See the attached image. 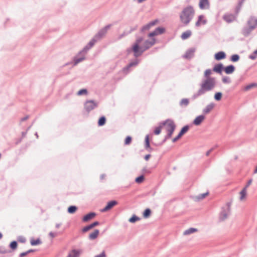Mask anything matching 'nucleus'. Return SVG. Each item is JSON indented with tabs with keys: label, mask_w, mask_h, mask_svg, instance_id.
<instances>
[{
	"label": "nucleus",
	"mask_w": 257,
	"mask_h": 257,
	"mask_svg": "<svg viewBox=\"0 0 257 257\" xmlns=\"http://www.w3.org/2000/svg\"><path fill=\"white\" fill-rule=\"evenodd\" d=\"M106 33L102 29H101L93 37L94 40H96V42L100 40L103 38Z\"/></svg>",
	"instance_id": "nucleus-23"
},
{
	"label": "nucleus",
	"mask_w": 257,
	"mask_h": 257,
	"mask_svg": "<svg viewBox=\"0 0 257 257\" xmlns=\"http://www.w3.org/2000/svg\"><path fill=\"white\" fill-rule=\"evenodd\" d=\"M147 50H148V47L144 44L143 46L139 45L135 47H128L126 49V52L127 55L133 53L134 57L138 58Z\"/></svg>",
	"instance_id": "nucleus-3"
},
{
	"label": "nucleus",
	"mask_w": 257,
	"mask_h": 257,
	"mask_svg": "<svg viewBox=\"0 0 257 257\" xmlns=\"http://www.w3.org/2000/svg\"><path fill=\"white\" fill-rule=\"evenodd\" d=\"M218 147V146H217V145H216V146H214V147L211 148L210 149H209L208 151H207L206 152V154H205L206 156H208L210 155V153H211V152H212L213 151V150L215 148H216V147Z\"/></svg>",
	"instance_id": "nucleus-56"
},
{
	"label": "nucleus",
	"mask_w": 257,
	"mask_h": 257,
	"mask_svg": "<svg viewBox=\"0 0 257 257\" xmlns=\"http://www.w3.org/2000/svg\"><path fill=\"white\" fill-rule=\"evenodd\" d=\"M163 121H166V131L174 132L176 128V125L175 123L173 120H172V119L168 118V119L164 120Z\"/></svg>",
	"instance_id": "nucleus-9"
},
{
	"label": "nucleus",
	"mask_w": 257,
	"mask_h": 257,
	"mask_svg": "<svg viewBox=\"0 0 257 257\" xmlns=\"http://www.w3.org/2000/svg\"><path fill=\"white\" fill-rule=\"evenodd\" d=\"M235 70V67L232 65L230 64L226 66H224V72L226 74H232Z\"/></svg>",
	"instance_id": "nucleus-21"
},
{
	"label": "nucleus",
	"mask_w": 257,
	"mask_h": 257,
	"mask_svg": "<svg viewBox=\"0 0 257 257\" xmlns=\"http://www.w3.org/2000/svg\"><path fill=\"white\" fill-rule=\"evenodd\" d=\"M205 118V116L203 114L198 115L192 121V124L196 126L199 125L201 124Z\"/></svg>",
	"instance_id": "nucleus-15"
},
{
	"label": "nucleus",
	"mask_w": 257,
	"mask_h": 257,
	"mask_svg": "<svg viewBox=\"0 0 257 257\" xmlns=\"http://www.w3.org/2000/svg\"><path fill=\"white\" fill-rule=\"evenodd\" d=\"M151 157V155L150 154H148L144 156V158L146 161H148L150 159Z\"/></svg>",
	"instance_id": "nucleus-60"
},
{
	"label": "nucleus",
	"mask_w": 257,
	"mask_h": 257,
	"mask_svg": "<svg viewBox=\"0 0 257 257\" xmlns=\"http://www.w3.org/2000/svg\"><path fill=\"white\" fill-rule=\"evenodd\" d=\"M209 194V192L207 191L205 193L199 194L197 196H191V197L194 199L195 201H199L205 198Z\"/></svg>",
	"instance_id": "nucleus-25"
},
{
	"label": "nucleus",
	"mask_w": 257,
	"mask_h": 257,
	"mask_svg": "<svg viewBox=\"0 0 257 257\" xmlns=\"http://www.w3.org/2000/svg\"><path fill=\"white\" fill-rule=\"evenodd\" d=\"M209 6V0H199V7L201 10L208 9Z\"/></svg>",
	"instance_id": "nucleus-20"
},
{
	"label": "nucleus",
	"mask_w": 257,
	"mask_h": 257,
	"mask_svg": "<svg viewBox=\"0 0 257 257\" xmlns=\"http://www.w3.org/2000/svg\"><path fill=\"white\" fill-rule=\"evenodd\" d=\"M252 182V178L249 179L247 181L246 185L244 187L247 189L248 187V186L251 184Z\"/></svg>",
	"instance_id": "nucleus-59"
},
{
	"label": "nucleus",
	"mask_w": 257,
	"mask_h": 257,
	"mask_svg": "<svg viewBox=\"0 0 257 257\" xmlns=\"http://www.w3.org/2000/svg\"><path fill=\"white\" fill-rule=\"evenodd\" d=\"M226 57V53L222 51H219L214 54V59L216 61H220L225 59Z\"/></svg>",
	"instance_id": "nucleus-19"
},
{
	"label": "nucleus",
	"mask_w": 257,
	"mask_h": 257,
	"mask_svg": "<svg viewBox=\"0 0 257 257\" xmlns=\"http://www.w3.org/2000/svg\"><path fill=\"white\" fill-rule=\"evenodd\" d=\"M166 121H161L159 123V125L155 127L153 131V134L155 135H159L161 134L163 127L166 125Z\"/></svg>",
	"instance_id": "nucleus-17"
},
{
	"label": "nucleus",
	"mask_w": 257,
	"mask_h": 257,
	"mask_svg": "<svg viewBox=\"0 0 257 257\" xmlns=\"http://www.w3.org/2000/svg\"><path fill=\"white\" fill-rule=\"evenodd\" d=\"M254 87H257V83L256 82H252L251 83H249L247 85H246L244 87V91H248L250 90V89L254 88Z\"/></svg>",
	"instance_id": "nucleus-33"
},
{
	"label": "nucleus",
	"mask_w": 257,
	"mask_h": 257,
	"mask_svg": "<svg viewBox=\"0 0 257 257\" xmlns=\"http://www.w3.org/2000/svg\"><path fill=\"white\" fill-rule=\"evenodd\" d=\"M256 20H257V19L255 18L254 16H251L248 19L247 22V24L248 25V26L250 25H252V24L255 23Z\"/></svg>",
	"instance_id": "nucleus-45"
},
{
	"label": "nucleus",
	"mask_w": 257,
	"mask_h": 257,
	"mask_svg": "<svg viewBox=\"0 0 257 257\" xmlns=\"http://www.w3.org/2000/svg\"><path fill=\"white\" fill-rule=\"evenodd\" d=\"M131 34L130 31H124L123 32L120 34L119 36H118V39H122L123 37L128 35V34Z\"/></svg>",
	"instance_id": "nucleus-51"
},
{
	"label": "nucleus",
	"mask_w": 257,
	"mask_h": 257,
	"mask_svg": "<svg viewBox=\"0 0 257 257\" xmlns=\"http://www.w3.org/2000/svg\"><path fill=\"white\" fill-rule=\"evenodd\" d=\"M118 204V201L116 200H111L108 201L106 204V205L102 209H112L113 207H114L116 205Z\"/></svg>",
	"instance_id": "nucleus-24"
},
{
	"label": "nucleus",
	"mask_w": 257,
	"mask_h": 257,
	"mask_svg": "<svg viewBox=\"0 0 257 257\" xmlns=\"http://www.w3.org/2000/svg\"><path fill=\"white\" fill-rule=\"evenodd\" d=\"M192 35V32L190 30H188L184 32H183L181 35V38L183 40H185L188 39L189 38L191 37Z\"/></svg>",
	"instance_id": "nucleus-27"
},
{
	"label": "nucleus",
	"mask_w": 257,
	"mask_h": 257,
	"mask_svg": "<svg viewBox=\"0 0 257 257\" xmlns=\"http://www.w3.org/2000/svg\"><path fill=\"white\" fill-rule=\"evenodd\" d=\"M222 81L224 84H229L231 83V79L228 76H223L222 78Z\"/></svg>",
	"instance_id": "nucleus-47"
},
{
	"label": "nucleus",
	"mask_w": 257,
	"mask_h": 257,
	"mask_svg": "<svg viewBox=\"0 0 257 257\" xmlns=\"http://www.w3.org/2000/svg\"><path fill=\"white\" fill-rule=\"evenodd\" d=\"M189 103V99L188 98H186L182 99L179 102V104L180 106L184 105L185 106H188Z\"/></svg>",
	"instance_id": "nucleus-41"
},
{
	"label": "nucleus",
	"mask_w": 257,
	"mask_h": 257,
	"mask_svg": "<svg viewBox=\"0 0 257 257\" xmlns=\"http://www.w3.org/2000/svg\"><path fill=\"white\" fill-rule=\"evenodd\" d=\"M195 14L193 7L188 5L184 8L180 14V19L184 26L188 25L192 20Z\"/></svg>",
	"instance_id": "nucleus-2"
},
{
	"label": "nucleus",
	"mask_w": 257,
	"mask_h": 257,
	"mask_svg": "<svg viewBox=\"0 0 257 257\" xmlns=\"http://www.w3.org/2000/svg\"><path fill=\"white\" fill-rule=\"evenodd\" d=\"M140 62V59L135 57L134 59H131L129 63L122 69V72L125 74H128L131 70V68L137 67Z\"/></svg>",
	"instance_id": "nucleus-4"
},
{
	"label": "nucleus",
	"mask_w": 257,
	"mask_h": 257,
	"mask_svg": "<svg viewBox=\"0 0 257 257\" xmlns=\"http://www.w3.org/2000/svg\"><path fill=\"white\" fill-rule=\"evenodd\" d=\"M229 214L228 210H223L220 214V219L221 220H224L226 219Z\"/></svg>",
	"instance_id": "nucleus-30"
},
{
	"label": "nucleus",
	"mask_w": 257,
	"mask_h": 257,
	"mask_svg": "<svg viewBox=\"0 0 257 257\" xmlns=\"http://www.w3.org/2000/svg\"><path fill=\"white\" fill-rule=\"evenodd\" d=\"M132 142V137L131 136H127L124 141V145H130Z\"/></svg>",
	"instance_id": "nucleus-43"
},
{
	"label": "nucleus",
	"mask_w": 257,
	"mask_h": 257,
	"mask_svg": "<svg viewBox=\"0 0 257 257\" xmlns=\"http://www.w3.org/2000/svg\"><path fill=\"white\" fill-rule=\"evenodd\" d=\"M238 15L226 13L223 16V19L228 23H230L236 20Z\"/></svg>",
	"instance_id": "nucleus-11"
},
{
	"label": "nucleus",
	"mask_w": 257,
	"mask_h": 257,
	"mask_svg": "<svg viewBox=\"0 0 257 257\" xmlns=\"http://www.w3.org/2000/svg\"><path fill=\"white\" fill-rule=\"evenodd\" d=\"M99 233L98 229H95L93 232L91 233L89 235V238L90 239H94L97 238Z\"/></svg>",
	"instance_id": "nucleus-35"
},
{
	"label": "nucleus",
	"mask_w": 257,
	"mask_h": 257,
	"mask_svg": "<svg viewBox=\"0 0 257 257\" xmlns=\"http://www.w3.org/2000/svg\"><path fill=\"white\" fill-rule=\"evenodd\" d=\"M140 220V218L136 215H133L129 219V221L131 223H135V222Z\"/></svg>",
	"instance_id": "nucleus-50"
},
{
	"label": "nucleus",
	"mask_w": 257,
	"mask_h": 257,
	"mask_svg": "<svg viewBox=\"0 0 257 257\" xmlns=\"http://www.w3.org/2000/svg\"><path fill=\"white\" fill-rule=\"evenodd\" d=\"M92 228H93L92 227V224H90L89 225H87L86 226H85L83 229H82V231L83 232H87L88 231V230H89L90 229H92Z\"/></svg>",
	"instance_id": "nucleus-55"
},
{
	"label": "nucleus",
	"mask_w": 257,
	"mask_h": 257,
	"mask_svg": "<svg viewBox=\"0 0 257 257\" xmlns=\"http://www.w3.org/2000/svg\"><path fill=\"white\" fill-rule=\"evenodd\" d=\"M207 23V20L205 19V16L203 15L198 16L197 20L196 21L195 26L196 27L200 26L201 25H206Z\"/></svg>",
	"instance_id": "nucleus-14"
},
{
	"label": "nucleus",
	"mask_w": 257,
	"mask_h": 257,
	"mask_svg": "<svg viewBox=\"0 0 257 257\" xmlns=\"http://www.w3.org/2000/svg\"><path fill=\"white\" fill-rule=\"evenodd\" d=\"M195 51V48H189L186 51L182 57L188 60H190L194 56V53Z\"/></svg>",
	"instance_id": "nucleus-10"
},
{
	"label": "nucleus",
	"mask_w": 257,
	"mask_h": 257,
	"mask_svg": "<svg viewBox=\"0 0 257 257\" xmlns=\"http://www.w3.org/2000/svg\"><path fill=\"white\" fill-rule=\"evenodd\" d=\"M138 28V25H136L135 26H134V27H131L130 30H129L130 33H131L132 32L135 31V30H136Z\"/></svg>",
	"instance_id": "nucleus-61"
},
{
	"label": "nucleus",
	"mask_w": 257,
	"mask_h": 257,
	"mask_svg": "<svg viewBox=\"0 0 257 257\" xmlns=\"http://www.w3.org/2000/svg\"><path fill=\"white\" fill-rule=\"evenodd\" d=\"M145 179V176L142 174L136 178L135 182L138 184H141L144 182Z\"/></svg>",
	"instance_id": "nucleus-36"
},
{
	"label": "nucleus",
	"mask_w": 257,
	"mask_h": 257,
	"mask_svg": "<svg viewBox=\"0 0 257 257\" xmlns=\"http://www.w3.org/2000/svg\"><path fill=\"white\" fill-rule=\"evenodd\" d=\"M151 40L149 39L145 40L144 44L145 46L148 47V49H149L152 46H154L155 44L158 43L156 38L154 37H149Z\"/></svg>",
	"instance_id": "nucleus-18"
},
{
	"label": "nucleus",
	"mask_w": 257,
	"mask_h": 257,
	"mask_svg": "<svg viewBox=\"0 0 257 257\" xmlns=\"http://www.w3.org/2000/svg\"><path fill=\"white\" fill-rule=\"evenodd\" d=\"M81 251L80 250H72L68 255V257H78Z\"/></svg>",
	"instance_id": "nucleus-29"
},
{
	"label": "nucleus",
	"mask_w": 257,
	"mask_h": 257,
	"mask_svg": "<svg viewBox=\"0 0 257 257\" xmlns=\"http://www.w3.org/2000/svg\"><path fill=\"white\" fill-rule=\"evenodd\" d=\"M257 27V20L252 25L248 27H244L241 30V34L245 37H247L251 33L252 30H254Z\"/></svg>",
	"instance_id": "nucleus-6"
},
{
	"label": "nucleus",
	"mask_w": 257,
	"mask_h": 257,
	"mask_svg": "<svg viewBox=\"0 0 257 257\" xmlns=\"http://www.w3.org/2000/svg\"><path fill=\"white\" fill-rule=\"evenodd\" d=\"M105 256H106V255H105V251H103L101 254L96 255L94 257H105Z\"/></svg>",
	"instance_id": "nucleus-62"
},
{
	"label": "nucleus",
	"mask_w": 257,
	"mask_h": 257,
	"mask_svg": "<svg viewBox=\"0 0 257 257\" xmlns=\"http://www.w3.org/2000/svg\"><path fill=\"white\" fill-rule=\"evenodd\" d=\"M84 108L89 113L95 107H97L98 103L94 100H87L84 104Z\"/></svg>",
	"instance_id": "nucleus-8"
},
{
	"label": "nucleus",
	"mask_w": 257,
	"mask_h": 257,
	"mask_svg": "<svg viewBox=\"0 0 257 257\" xmlns=\"http://www.w3.org/2000/svg\"><path fill=\"white\" fill-rule=\"evenodd\" d=\"M245 1V0H238V4L236 6L235 10V13L236 15H238V13L240 11L242 5Z\"/></svg>",
	"instance_id": "nucleus-31"
},
{
	"label": "nucleus",
	"mask_w": 257,
	"mask_h": 257,
	"mask_svg": "<svg viewBox=\"0 0 257 257\" xmlns=\"http://www.w3.org/2000/svg\"><path fill=\"white\" fill-rule=\"evenodd\" d=\"M166 29L163 26H159L156 28L154 31L150 32L148 34V37H155L158 35H160L165 33Z\"/></svg>",
	"instance_id": "nucleus-7"
},
{
	"label": "nucleus",
	"mask_w": 257,
	"mask_h": 257,
	"mask_svg": "<svg viewBox=\"0 0 257 257\" xmlns=\"http://www.w3.org/2000/svg\"><path fill=\"white\" fill-rule=\"evenodd\" d=\"M28 254V252H27V251L25 252H22L20 254V257H24Z\"/></svg>",
	"instance_id": "nucleus-64"
},
{
	"label": "nucleus",
	"mask_w": 257,
	"mask_h": 257,
	"mask_svg": "<svg viewBox=\"0 0 257 257\" xmlns=\"http://www.w3.org/2000/svg\"><path fill=\"white\" fill-rule=\"evenodd\" d=\"M197 231V229L196 228H190L184 231L183 235H187L190 234L191 233H194Z\"/></svg>",
	"instance_id": "nucleus-37"
},
{
	"label": "nucleus",
	"mask_w": 257,
	"mask_h": 257,
	"mask_svg": "<svg viewBox=\"0 0 257 257\" xmlns=\"http://www.w3.org/2000/svg\"><path fill=\"white\" fill-rule=\"evenodd\" d=\"M95 215H96V214L95 213L90 212L84 216L83 220L84 221H87L93 218Z\"/></svg>",
	"instance_id": "nucleus-32"
},
{
	"label": "nucleus",
	"mask_w": 257,
	"mask_h": 257,
	"mask_svg": "<svg viewBox=\"0 0 257 257\" xmlns=\"http://www.w3.org/2000/svg\"><path fill=\"white\" fill-rule=\"evenodd\" d=\"M30 243L32 245H37L41 243V241L40 239L32 238L30 240Z\"/></svg>",
	"instance_id": "nucleus-44"
},
{
	"label": "nucleus",
	"mask_w": 257,
	"mask_h": 257,
	"mask_svg": "<svg viewBox=\"0 0 257 257\" xmlns=\"http://www.w3.org/2000/svg\"><path fill=\"white\" fill-rule=\"evenodd\" d=\"M246 188L243 187L242 189L240 191V199L241 200H243L246 196Z\"/></svg>",
	"instance_id": "nucleus-39"
},
{
	"label": "nucleus",
	"mask_w": 257,
	"mask_h": 257,
	"mask_svg": "<svg viewBox=\"0 0 257 257\" xmlns=\"http://www.w3.org/2000/svg\"><path fill=\"white\" fill-rule=\"evenodd\" d=\"M96 42V40H94L93 38L92 39L87 43V44L83 48V51L85 53H87V51L90 49Z\"/></svg>",
	"instance_id": "nucleus-22"
},
{
	"label": "nucleus",
	"mask_w": 257,
	"mask_h": 257,
	"mask_svg": "<svg viewBox=\"0 0 257 257\" xmlns=\"http://www.w3.org/2000/svg\"><path fill=\"white\" fill-rule=\"evenodd\" d=\"M215 104L213 102H211L210 104H208L203 109V113L204 114H208L209 113L211 110L214 108Z\"/></svg>",
	"instance_id": "nucleus-26"
},
{
	"label": "nucleus",
	"mask_w": 257,
	"mask_h": 257,
	"mask_svg": "<svg viewBox=\"0 0 257 257\" xmlns=\"http://www.w3.org/2000/svg\"><path fill=\"white\" fill-rule=\"evenodd\" d=\"M239 59L240 56L238 54H234L230 56L229 60L232 62H236L239 60Z\"/></svg>",
	"instance_id": "nucleus-34"
},
{
	"label": "nucleus",
	"mask_w": 257,
	"mask_h": 257,
	"mask_svg": "<svg viewBox=\"0 0 257 257\" xmlns=\"http://www.w3.org/2000/svg\"><path fill=\"white\" fill-rule=\"evenodd\" d=\"M85 59L86 57L84 55H82L80 56H75L72 60L73 66H72L71 68L76 66L78 63L85 60Z\"/></svg>",
	"instance_id": "nucleus-16"
},
{
	"label": "nucleus",
	"mask_w": 257,
	"mask_h": 257,
	"mask_svg": "<svg viewBox=\"0 0 257 257\" xmlns=\"http://www.w3.org/2000/svg\"><path fill=\"white\" fill-rule=\"evenodd\" d=\"M150 29V27L147 24L146 25L143 26L140 30L141 33H144L146 31L149 30Z\"/></svg>",
	"instance_id": "nucleus-49"
},
{
	"label": "nucleus",
	"mask_w": 257,
	"mask_h": 257,
	"mask_svg": "<svg viewBox=\"0 0 257 257\" xmlns=\"http://www.w3.org/2000/svg\"><path fill=\"white\" fill-rule=\"evenodd\" d=\"M145 149L149 152L151 153L154 149L152 148L150 145V138L149 134L147 135L145 138Z\"/></svg>",
	"instance_id": "nucleus-13"
},
{
	"label": "nucleus",
	"mask_w": 257,
	"mask_h": 257,
	"mask_svg": "<svg viewBox=\"0 0 257 257\" xmlns=\"http://www.w3.org/2000/svg\"><path fill=\"white\" fill-rule=\"evenodd\" d=\"M190 127V125L189 124H186L183 126L181 128L178 135L175 137L173 138L172 142L174 143L177 142L178 140H179L183 136H184L186 133L188 132Z\"/></svg>",
	"instance_id": "nucleus-5"
},
{
	"label": "nucleus",
	"mask_w": 257,
	"mask_h": 257,
	"mask_svg": "<svg viewBox=\"0 0 257 257\" xmlns=\"http://www.w3.org/2000/svg\"><path fill=\"white\" fill-rule=\"evenodd\" d=\"M106 118L104 115H101L98 120L97 125L98 126H102L106 123Z\"/></svg>",
	"instance_id": "nucleus-28"
},
{
	"label": "nucleus",
	"mask_w": 257,
	"mask_h": 257,
	"mask_svg": "<svg viewBox=\"0 0 257 257\" xmlns=\"http://www.w3.org/2000/svg\"><path fill=\"white\" fill-rule=\"evenodd\" d=\"M222 97V93L221 92H216L214 95V98L217 101L221 100Z\"/></svg>",
	"instance_id": "nucleus-42"
},
{
	"label": "nucleus",
	"mask_w": 257,
	"mask_h": 257,
	"mask_svg": "<svg viewBox=\"0 0 257 257\" xmlns=\"http://www.w3.org/2000/svg\"><path fill=\"white\" fill-rule=\"evenodd\" d=\"M29 117V116L28 115L22 117L21 119V121H24L25 120H26L27 119H28V118Z\"/></svg>",
	"instance_id": "nucleus-63"
},
{
	"label": "nucleus",
	"mask_w": 257,
	"mask_h": 257,
	"mask_svg": "<svg viewBox=\"0 0 257 257\" xmlns=\"http://www.w3.org/2000/svg\"><path fill=\"white\" fill-rule=\"evenodd\" d=\"M167 135L165 136V140L170 139L174 133V132L170 131H167Z\"/></svg>",
	"instance_id": "nucleus-52"
},
{
	"label": "nucleus",
	"mask_w": 257,
	"mask_h": 257,
	"mask_svg": "<svg viewBox=\"0 0 257 257\" xmlns=\"http://www.w3.org/2000/svg\"><path fill=\"white\" fill-rule=\"evenodd\" d=\"M112 26V24H108L106 26H105V27H104L103 28H102V29L106 32L107 33V31H108V30L109 29H110V28Z\"/></svg>",
	"instance_id": "nucleus-58"
},
{
	"label": "nucleus",
	"mask_w": 257,
	"mask_h": 257,
	"mask_svg": "<svg viewBox=\"0 0 257 257\" xmlns=\"http://www.w3.org/2000/svg\"><path fill=\"white\" fill-rule=\"evenodd\" d=\"M151 210H145L143 213L144 217L145 218H148L151 214Z\"/></svg>",
	"instance_id": "nucleus-54"
},
{
	"label": "nucleus",
	"mask_w": 257,
	"mask_h": 257,
	"mask_svg": "<svg viewBox=\"0 0 257 257\" xmlns=\"http://www.w3.org/2000/svg\"><path fill=\"white\" fill-rule=\"evenodd\" d=\"M142 174H144V173H148V174H150L151 173V171L149 170H147V168L146 167H144L143 168V169L142 170Z\"/></svg>",
	"instance_id": "nucleus-57"
},
{
	"label": "nucleus",
	"mask_w": 257,
	"mask_h": 257,
	"mask_svg": "<svg viewBox=\"0 0 257 257\" xmlns=\"http://www.w3.org/2000/svg\"><path fill=\"white\" fill-rule=\"evenodd\" d=\"M224 66L222 63L216 64L212 68V71L220 75H222V71H224Z\"/></svg>",
	"instance_id": "nucleus-12"
},
{
	"label": "nucleus",
	"mask_w": 257,
	"mask_h": 257,
	"mask_svg": "<svg viewBox=\"0 0 257 257\" xmlns=\"http://www.w3.org/2000/svg\"><path fill=\"white\" fill-rule=\"evenodd\" d=\"M88 93V90L86 88H82L77 92V95L81 96L83 95H87Z\"/></svg>",
	"instance_id": "nucleus-40"
},
{
	"label": "nucleus",
	"mask_w": 257,
	"mask_h": 257,
	"mask_svg": "<svg viewBox=\"0 0 257 257\" xmlns=\"http://www.w3.org/2000/svg\"><path fill=\"white\" fill-rule=\"evenodd\" d=\"M159 22L160 20L158 19H156L152 21H150L149 23H148V25L151 28L152 27H153L155 26L156 24H157Z\"/></svg>",
	"instance_id": "nucleus-46"
},
{
	"label": "nucleus",
	"mask_w": 257,
	"mask_h": 257,
	"mask_svg": "<svg viewBox=\"0 0 257 257\" xmlns=\"http://www.w3.org/2000/svg\"><path fill=\"white\" fill-rule=\"evenodd\" d=\"M256 57H257V51L256 50H255L251 54H250L248 56V58L252 60H254L256 59Z\"/></svg>",
	"instance_id": "nucleus-48"
},
{
	"label": "nucleus",
	"mask_w": 257,
	"mask_h": 257,
	"mask_svg": "<svg viewBox=\"0 0 257 257\" xmlns=\"http://www.w3.org/2000/svg\"><path fill=\"white\" fill-rule=\"evenodd\" d=\"M212 71L210 69H207L204 71V77L206 79L203 80L200 84V88L192 96L191 99L192 100L203 95L206 92L212 90L215 86V78L210 76V75L212 74Z\"/></svg>",
	"instance_id": "nucleus-1"
},
{
	"label": "nucleus",
	"mask_w": 257,
	"mask_h": 257,
	"mask_svg": "<svg viewBox=\"0 0 257 257\" xmlns=\"http://www.w3.org/2000/svg\"><path fill=\"white\" fill-rule=\"evenodd\" d=\"M10 246L12 249H15L17 247V242L15 241H12Z\"/></svg>",
	"instance_id": "nucleus-53"
},
{
	"label": "nucleus",
	"mask_w": 257,
	"mask_h": 257,
	"mask_svg": "<svg viewBox=\"0 0 257 257\" xmlns=\"http://www.w3.org/2000/svg\"><path fill=\"white\" fill-rule=\"evenodd\" d=\"M143 37H140L138 38L131 47H135L137 46L140 45V43L143 41Z\"/></svg>",
	"instance_id": "nucleus-38"
}]
</instances>
